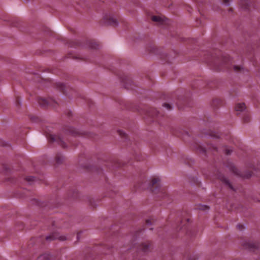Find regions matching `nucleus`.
I'll use <instances>...</instances> for the list:
<instances>
[{"instance_id": "f257e3e1", "label": "nucleus", "mask_w": 260, "mask_h": 260, "mask_svg": "<svg viewBox=\"0 0 260 260\" xmlns=\"http://www.w3.org/2000/svg\"><path fill=\"white\" fill-rule=\"evenodd\" d=\"M160 179L158 176H153L150 179V184L148 188L152 190L154 193H157V188L161 192L165 191V188L161 187L159 185Z\"/></svg>"}, {"instance_id": "f03ea898", "label": "nucleus", "mask_w": 260, "mask_h": 260, "mask_svg": "<svg viewBox=\"0 0 260 260\" xmlns=\"http://www.w3.org/2000/svg\"><path fill=\"white\" fill-rule=\"evenodd\" d=\"M103 20L104 22L108 24L115 26L118 25L116 18L111 14L106 13L104 16Z\"/></svg>"}, {"instance_id": "7ed1b4c3", "label": "nucleus", "mask_w": 260, "mask_h": 260, "mask_svg": "<svg viewBox=\"0 0 260 260\" xmlns=\"http://www.w3.org/2000/svg\"><path fill=\"white\" fill-rule=\"evenodd\" d=\"M39 103L43 107H45L47 105H50L51 106L55 107V104L57 103V102L52 98H49L48 99H42L39 102Z\"/></svg>"}, {"instance_id": "20e7f679", "label": "nucleus", "mask_w": 260, "mask_h": 260, "mask_svg": "<svg viewBox=\"0 0 260 260\" xmlns=\"http://www.w3.org/2000/svg\"><path fill=\"white\" fill-rule=\"evenodd\" d=\"M246 109V106L244 103H239L236 104L235 106V110L237 112H243Z\"/></svg>"}, {"instance_id": "39448f33", "label": "nucleus", "mask_w": 260, "mask_h": 260, "mask_svg": "<svg viewBox=\"0 0 260 260\" xmlns=\"http://www.w3.org/2000/svg\"><path fill=\"white\" fill-rule=\"evenodd\" d=\"M150 247V245L148 243H142L140 246V249L144 252L147 251Z\"/></svg>"}, {"instance_id": "423d86ee", "label": "nucleus", "mask_w": 260, "mask_h": 260, "mask_svg": "<svg viewBox=\"0 0 260 260\" xmlns=\"http://www.w3.org/2000/svg\"><path fill=\"white\" fill-rule=\"evenodd\" d=\"M152 20L153 21L158 22H161L163 21L162 18L161 17L158 16H153L152 17Z\"/></svg>"}, {"instance_id": "0eeeda50", "label": "nucleus", "mask_w": 260, "mask_h": 260, "mask_svg": "<svg viewBox=\"0 0 260 260\" xmlns=\"http://www.w3.org/2000/svg\"><path fill=\"white\" fill-rule=\"evenodd\" d=\"M222 61L223 63L229 64L231 62V59L229 56H224Z\"/></svg>"}, {"instance_id": "6e6552de", "label": "nucleus", "mask_w": 260, "mask_h": 260, "mask_svg": "<svg viewBox=\"0 0 260 260\" xmlns=\"http://www.w3.org/2000/svg\"><path fill=\"white\" fill-rule=\"evenodd\" d=\"M51 139L53 141H57L63 146V144H62L63 143L62 140L60 137L56 138L55 136H53L51 137Z\"/></svg>"}, {"instance_id": "1a4fd4ad", "label": "nucleus", "mask_w": 260, "mask_h": 260, "mask_svg": "<svg viewBox=\"0 0 260 260\" xmlns=\"http://www.w3.org/2000/svg\"><path fill=\"white\" fill-rule=\"evenodd\" d=\"M234 69L236 72H239L244 70V68L241 66H235Z\"/></svg>"}, {"instance_id": "9d476101", "label": "nucleus", "mask_w": 260, "mask_h": 260, "mask_svg": "<svg viewBox=\"0 0 260 260\" xmlns=\"http://www.w3.org/2000/svg\"><path fill=\"white\" fill-rule=\"evenodd\" d=\"M209 207L207 205H201L199 206V209L204 211L209 210Z\"/></svg>"}, {"instance_id": "9b49d317", "label": "nucleus", "mask_w": 260, "mask_h": 260, "mask_svg": "<svg viewBox=\"0 0 260 260\" xmlns=\"http://www.w3.org/2000/svg\"><path fill=\"white\" fill-rule=\"evenodd\" d=\"M220 179L221 180L223 181L225 184L228 185L229 186V187H231V186L227 179L225 178L224 177H222Z\"/></svg>"}, {"instance_id": "f8f14e48", "label": "nucleus", "mask_w": 260, "mask_h": 260, "mask_svg": "<svg viewBox=\"0 0 260 260\" xmlns=\"http://www.w3.org/2000/svg\"><path fill=\"white\" fill-rule=\"evenodd\" d=\"M163 106L164 107H165L166 109H167L168 110L171 109V108H172L170 104H167V103L164 104Z\"/></svg>"}, {"instance_id": "ddd939ff", "label": "nucleus", "mask_w": 260, "mask_h": 260, "mask_svg": "<svg viewBox=\"0 0 260 260\" xmlns=\"http://www.w3.org/2000/svg\"><path fill=\"white\" fill-rule=\"evenodd\" d=\"M230 0H223V4L226 6L230 5Z\"/></svg>"}, {"instance_id": "4468645a", "label": "nucleus", "mask_w": 260, "mask_h": 260, "mask_svg": "<svg viewBox=\"0 0 260 260\" xmlns=\"http://www.w3.org/2000/svg\"><path fill=\"white\" fill-rule=\"evenodd\" d=\"M216 148L214 146H213L212 145L208 147V149L211 150L215 149Z\"/></svg>"}, {"instance_id": "2eb2a0df", "label": "nucleus", "mask_w": 260, "mask_h": 260, "mask_svg": "<svg viewBox=\"0 0 260 260\" xmlns=\"http://www.w3.org/2000/svg\"><path fill=\"white\" fill-rule=\"evenodd\" d=\"M250 176H251V175H250V174H249V175H246L245 177H250Z\"/></svg>"}, {"instance_id": "dca6fc26", "label": "nucleus", "mask_w": 260, "mask_h": 260, "mask_svg": "<svg viewBox=\"0 0 260 260\" xmlns=\"http://www.w3.org/2000/svg\"><path fill=\"white\" fill-rule=\"evenodd\" d=\"M46 239L47 240H49V239H50V238L49 237H46Z\"/></svg>"}, {"instance_id": "f3484780", "label": "nucleus", "mask_w": 260, "mask_h": 260, "mask_svg": "<svg viewBox=\"0 0 260 260\" xmlns=\"http://www.w3.org/2000/svg\"><path fill=\"white\" fill-rule=\"evenodd\" d=\"M227 153L229 154V153H230V152L229 151H228V152H227Z\"/></svg>"}, {"instance_id": "a211bd4d", "label": "nucleus", "mask_w": 260, "mask_h": 260, "mask_svg": "<svg viewBox=\"0 0 260 260\" xmlns=\"http://www.w3.org/2000/svg\"><path fill=\"white\" fill-rule=\"evenodd\" d=\"M189 260H193V258H190Z\"/></svg>"}]
</instances>
